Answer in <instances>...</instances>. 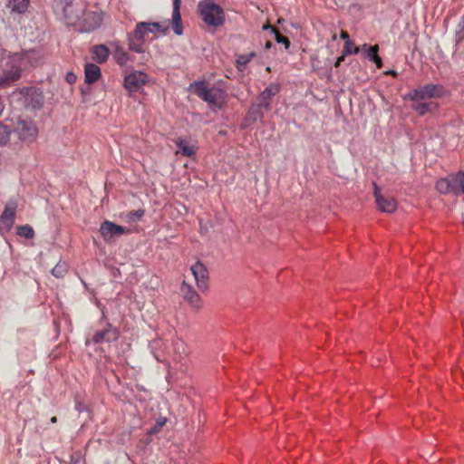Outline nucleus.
I'll return each mask as SVG.
<instances>
[{
  "label": "nucleus",
  "mask_w": 464,
  "mask_h": 464,
  "mask_svg": "<svg viewBox=\"0 0 464 464\" xmlns=\"http://www.w3.org/2000/svg\"><path fill=\"white\" fill-rule=\"evenodd\" d=\"M40 55L34 50L22 53H13L2 59L3 76H0V84L5 85L16 81L21 75V71L27 65H35L39 62Z\"/></svg>",
  "instance_id": "1"
},
{
  "label": "nucleus",
  "mask_w": 464,
  "mask_h": 464,
  "mask_svg": "<svg viewBox=\"0 0 464 464\" xmlns=\"http://www.w3.org/2000/svg\"><path fill=\"white\" fill-rule=\"evenodd\" d=\"M189 91L211 106L221 108L226 103V92L218 87L208 88L204 82H192Z\"/></svg>",
  "instance_id": "2"
},
{
  "label": "nucleus",
  "mask_w": 464,
  "mask_h": 464,
  "mask_svg": "<svg viewBox=\"0 0 464 464\" xmlns=\"http://www.w3.org/2000/svg\"><path fill=\"white\" fill-rule=\"evenodd\" d=\"M198 7L202 20L208 25L218 27L224 24V12L212 0H203L199 2Z\"/></svg>",
  "instance_id": "3"
},
{
  "label": "nucleus",
  "mask_w": 464,
  "mask_h": 464,
  "mask_svg": "<svg viewBox=\"0 0 464 464\" xmlns=\"http://www.w3.org/2000/svg\"><path fill=\"white\" fill-rule=\"evenodd\" d=\"M280 91V86L277 83L269 84L256 98V104L252 105L248 111L249 117L254 121H257L263 117L260 112L261 109L266 111L270 110L271 100Z\"/></svg>",
  "instance_id": "4"
},
{
  "label": "nucleus",
  "mask_w": 464,
  "mask_h": 464,
  "mask_svg": "<svg viewBox=\"0 0 464 464\" xmlns=\"http://www.w3.org/2000/svg\"><path fill=\"white\" fill-rule=\"evenodd\" d=\"M10 125L13 136L19 140L33 142L38 135V129L31 120L16 118L10 121Z\"/></svg>",
  "instance_id": "5"
},
{
  "label": "nucleus",
  "mask_w": 464,
  "mask_h": 464,
  "mask_svg": "<svg viewBox=\"0 0 464 464\" xmlns=\"http://www.w3.org/2000/svg\"><path fill=\"white\" fill-rule=\"evenodd\" d=\"M445 90L440 84H426L409 92L405 96V100L419 102L442 97Z\"/></svg>",
  "instance_id": "6"
},
{
  "label": "nucleus",
  "mask_w": 464,
  "mask_h": 464,
  "mask_svg": "<svg viewBox=\"0 0 464 464\" xmlns=\"http://www.w3.org/2000/svg\"><path fill=\"white\" fill-rule=\"evenodd\" d=\"M88 8L86 0H65L63 14L69 25L76 26Z\"/></svg>",
  "instance_id": "7"
},
{
  "label": "nucleus",
  "mask_w": 464,
  "mask_h": 464,
  "mask_svg": "<svg viewBox=\"0 0 464 464\" xmlns=\"http://www.w3.org/2000/svg\"><path fill=\"white\" fill-rule=\"evenodd\" d=\"M147 34L148 33L144 29V24H142V22L138 23L135 30L128 36L129 49L138 53H143Z\"/></svg>",
  "instance_id": "8"
},
{
  "label": "nucleus",
  "mask_w": 464,
  "mask_h": 464,
  "mask_svg": "<svg viewBox=\"0 0 464 464\" xmlns=\"http://www.w3.org/2000/svg\"><path fill=\"white\" fill-rule=\"evenodd\" d=\"M148 81L149 76L145 72L141 71H135L124 77V87L130 92H137L143 88Z\"/></svg>",
  "instance_id": "9"
},
{
  "label": "nucleus",
  "mask_w": 464,
  "mask_h": 464,
  "mask_svg": "<svg viewBox=\"0 0 464 464\" xmlns=\"http://www.w3.org/2000/svg\"><path fill=\"white\" fill-rule=\"evenodd\" d=\"M102 24V14L94 11H85V14L76 24L81 32H92Z\"/></svg>",
  "instance_id": "10"
},
{
  "label": "nucleus",
  "mask_w": 464,
  "mask_h": 464,
  "mask_svg": "<svg viewBox=\"0 0 464 464\" xmlns=\"http://www.w3.org/2000/svg\"><path fill=\"white\" fill-rule=\"evenodd\" d=\"M180 292L183 299L196 310L202 307V301L198 294L196 292L191 284L188 283L186 279L183 280Z\"/></svg>",
  "instance_id": "11"
},
{
  "label": "nucleus",
  "mask_w": 464,
  "mask_h": 464,
  "mask_svg": "<svg viewBox=\"0 0 464 464\" xmlns=\"http://www.w3.org/2000/svg\"><path fill=\"white\" fill-rule=\"evenodd\" d=\"M15 211L16 204L14 202H9L6 204L5 210L0 217V233L5 234L12 228L14 221Z\"/></svg>",
  "instance_id": "12"
},
{
  "label": "nucleus",
  "mask_w": 464,
  "mask_h": 464,
  "mask_svg": "<svg viewBox=\"0 0 464 464\" xmlns=\"http://www.w3.org/2000/svg\"><path fill=\"white\" fill-rule=\"evenodd\" d=\"M374 196L378 208L382 212L392 213L397 208V202L392 197H385L380 193V188L374 184Z\"/></svg>",
  "instance_id": "13"
},
{
  "label": "nucleus",
  "mask_w": 464,
  "mask_h": 464,
  "mask_svg": "<svg viewBox=\"0 0 464 464\" xmlns=\"http://www.w3.org/2000/svg\"><path fill=\"white\" fill-rule=\"evenodd\" d=\"M190 272L194 277L197 286L201 290H206L208 279V272L206 266L200 262H196L190 266Z\"/></svg>",
  "instance_id": "14"
},
{
  "label": "nucleus",
  "mask_w": 464,
  "mask_h": 464,
  "mask_svg": "<svg viewBox=\"0 0 464 464\" xmlns=\"http://www.w3.org/2000/svg\"><path fill=\"white\" fill-rule=\"evenodd\" d=\"M100 230L105 241H110L126 232L125 227L116 225L111 221L102 222Z\"/></svg>",
  "instance_id": "15"
},
{
  "label": "nucleus",
  "mask_w": 464,
  "mask_h": 464,
  "mask_svg": "<svg viewBox=\"0 0 464 464\" xmlns=\"http://www.w3.org/2000/svg\"><path fill=\"white\" fill-rule=\"evenodd\" d=\"M24 94L25 105L32 109H39L44 102V96L40 90L35 88H27L23 91Z\"/></svg>",
  "instance_id": "16"
},
{
  "label": "nucleus",
  "mask_w": 464,
  "mask_h": 464,
  "mask_svg": "<svg viewBox=\"0 0 464 464\" xmlns=\"http://www.w3.org/2000/svg\"><path fill=\"white\" fill-rule=\"evenodd\" d=\"M451 193L456 196L464 195V173L459 171L450 175Z\"/></svg>",
  "instance_id": "17"
},
{
  "label": "nucleus",
  "mask_w": 464,
  "mask_h": 464,
  "mask_svg": "<svg viewBox=\"0 0 464 464\" xmlns=\"http://www.w3.org/2000/svg\"><path fill=\"white\" fill-rule=\"evenodd\" d=\"M30 0H7L6 8L14 14H25L29 8Z\"/></svg>",
  "instance_id": "18"
},
{
  "label": "nucleus",
  "mask_w": 464,
  "mask_h": 464,
  "mask_svg": "<svg viewBox=\"0 0 464 464\" xmlns=\"http://www.w3.org/2000/svg\"><path fill=\"white\" fill-rule=\"evenodd\" d=\"M411 108L414 110L419 115H424L427 112H430L437 109L438 104L434 102H413Z\"/></svg>",
  "instance_id": "19"
},
{
  "label": "nucleus",
  "mask_w": 464,
  "mask_h": 464,
  "mask_svg": "<svg viewBox=\"0 0 464 464\" xmlns=\"http://www.w3.org/2000/svg\"><path fill=\"white\" fill-rule=\"evenodd\" d=\"M92 59L98 63H105L109 57V49L104 44H98L92 47Z\"/></svg>",
  "instance_id": "20"
},
{
  "label": "nucleus",
  "mask_w": 464,
  "mask_h": 464,
  "mask_svg": "<svg viewBox=\"0 0 464 464\" xmlns=\"http://www.w3.org/2000/svg\"><path fill=\"white\" fill-rule=\"evenodd\" d=\"M85 82L88 83L95 82L101 76V70L98 65L88 63L85 65Z\"/></svg>",
  "instance_id": "21"
},
{
  "label": "nucleus",
  "mask_w": 464,
  "mask_h": 464,
  "mask_svg": "<svg viewBox=\"0 0 464 464\" xmlns=\"http://www.w3.org/2000/svg\"><path fill=\"white\" fill-rule=\"evenodd\" d=\"M179 152L187 157H191L196 153V149L193 145L183 139H177L175 140Z\"/></svg>",
  "instance_id": "22"
},
{
  "label": "nucleus",
  "mask_w": 464,
  "mask_h": 464,
  "mask_svg": "<svg viewBox=\"0 0 464 464\" xmlns=\"http://www.w3.org/2000/svg\"><path fill=\"white\" fill-rule=\"evenodd\" d=\"M113 58L121 66H126L131 61L130 54L121 47L116 45Z\"/></svg>",
  "instance_id": "23"
},
{
  "label": "nucleus",
  "mask_w": 464,
  "mask_h": 464,
  "mask_svg": "<svg viewBox=\"0 0 464 464\" xmlns=\"http://www.w3.org/2000/svg\"><path fill=\"white\" fill-rule=\"evenodd\" d=\"M144 24V29L148 34H156V33H165L168 30V25L157 22L148 23L142 22Z\"/></svg>",
  "instance_id": "24"
},
{
  "label": "nucleus",
  "mask_w": 464,
  "mask_h": 464,
  "mask_svg": "<svg viewBox=\"0 0 464 464\" xmlns=\"http://www.w3.org/2000/svg\"><path fill=\"white\" fill-rule=\"evenodd\" d=\"M172 28L177 35L182 34L183 28L181 24V15L179 13V9L177 8H173L172 11Z\"/></svg>",
  "instance_id": "25"
},
{
  "label": "nucleus",
  "mask_w": 464,
  "mask_h": 464,
  "mask_svg": "<svg viewBox=\"0 0 464 464\" xmlns=\"http://www.w3.org/2000/svg\"><path fill=\"white\" fill-rule=\"evenodd\" d=\"M116 335L110 329H105L101 332H98L93 336V342L96 343H102L103 341H111L115 339Z\"/></svg>",
  "instance_id": "26"
},
{
  "label": "nucleus",
  "mask_w": 464,
  "mask_h": 464,
  "mask_svg": "<svg viewBox=\"0 0 464 464\" xmlns=\"http://www.w3.org/2000/svg\"><path fill=\"white\" fill-rule=\"evenodd\" d=\"M13 136L11 130V125L9 123H5L0 125V146L5 145L7 141L10 140V137Z\"/></svg>",
  "instance_id": "27"
},
{
  "label": "nucleus",
  "mask_w": 464,
  "mask_h": 464,
  "mask_svg": "<svg viewBox=\"0 0 464 464\" xmlns=\"http://www.w3.org/2000/svg\"><path fill=\"white\" fill-rule=\"evenodd\" d=\"M436 188L441 194L451 193L450 177L438 180L436 183Z\"/></svg>",
  "instance_id": "28"
},
{
  "label": "nucleus",
  "mask_w": 464,
  "mask_h": 464,
  "mask_svg": "<svg viewBox=\"0 0 464 464\" xmlns=\"http://www.w3.org/2000/svg\"><path fill=\"white\" fill-rule=\"evenodd\" d=\"M256 56V53L252 52L248 54H241L237 59V65L239 71H243L246 64Z\"/></svg>",
  "instance_id": "29"
},
{
  "label": "nucleus",
  "mask_w": 464,
  "mask_h": 464,
  "mask_svg": "<svg viewBox=\"0 0 464 464\" xmlns=\"http://www.w3.org/2000/svg\"><path fill=\"white\" fill-rule=\"evenodd\" d=\"M67 273V264L65 262H59L52 269V275L57 278H62Z\"/></svg>",
  "instance_id": "30"
},
{
  "label": "nucleus",
  "mask_w": 464,
  "mask_h": 464,
  "mask_svg": "<svg viewBox=\"0 0 464 464\" xmlns=\"http://www.w3.org/2000/svg\"><path fill=\"white\" fill-rule=\"evenodd\" d=\"M378 45L370 46L364 44L362 46V50L364 53V56L370 61L372 60L378 54Z\"/></svg>",
  "instance_id": "31"
},
{
  "label": "nucleus",
  "mask_w": 464,
  "mask_h": 464,
  "mask_svg": "<svg viewBox=\"0 0 464 464\" xmlns=\"http://www.w3.org/2000/svg\"><path fill=\"white\" fill-rule=\"evenodd\" d=\"M360 51V48L355 46L354 43L351 40H347L344 44L343 47V54L348 55L352 53H358Z\"/></svg>",
  "instance_id": "32"
},
{
  "label": "nucleus",
  "mask_w": 464,
  "mask_h": 464,
  "mask_svg": "<svg viewBox=\"0 0 464 464\" xmlns=\"http://www.w3.org/2000/svg\"><path fill=\"white\" fill-rule=\"evenodd\" d=\"M17 234L25 238H32L34 237V230L30 226H21L18 227Z\"/></svg>",
  "instance_id": "33"
},
{
  "label": "nucleus",
  "mask_w": 464,
  "mask_h": 464,
  "mask_svg": "<svg viewBox=\"0 0 464 464\" xmlns=\"http://www.w3.org/2000/svg\"><path fill=\"white\" fill-rule=\"evenodd\" d=\"M273 33L276 35V40L277 43L284 44L285 45V48L289 47L290 42L285 36L280 34L276 29H273Z\"/></svg>",
  "instance_id": "34"
},
{
  "label": "nucleus",
  "mask_w": 464,
  "mask_h": 464,
  "mask_svg": "<svg viewBox=\"0 0 464 464\" xmlns=\"http://www.w3.org/2000/svg\"><path fill=\"white\" fill-rule=\"evenodd\" d=\"M143 215H144V211L141 209H139L136 211L130 212L128 214V218L130 221H137V220L140 219L143 217Z\"/></svg>",
  "instance_id": "35"
},
{
  "label": "nucleus",
  "mask_w": 464,
  "mask_h": 464,
  "mask_svg": "<svg viewBox=\"0 0 464 464\" xmlns=\"http://www.w3.org/2000/svg\"><path fill=\"white\" fill-rule=\"evenodd\" d=\"M66 80H67V82H68L69 83H73V82H75V80H76V76H75V74H74V73H72V72H69V73H67V75H66Z\"/></svg>",
  "instance_id": "36"
},
{
  "label": "nucleus",
  "mask_w": 464,
  "mask_h": 464,
  "mask_svg": "<svg viewBox=\"0 0 464 464\" xmlns=\"http://www.w3.org/2000/svg\"><path fill=\"white\" fill-rule=\"evenodd\" d=\"M371 61L373 62L378 68H381L382 65V59L378 54Z\"/></svg>",
  "instance_id": "37"
},
{
  "label": "nucleus",
  "mask_w": 464,
  "mask_h": 464,
  "mask_svg": "<svg viewBox=\"0 0 464 464\" xmlns=\"http://www.w3.org/2000/svg\"><path fill=\"white\" fill-rule=\"evenodd\" d=\"M341 38H342L343 40H345V42H346L347 40H350V38H349V34H348V33H347V32H345V31H342V33H341Z\"/></svg>",
  "instance_id": "38"
},
{
  "label": "nucleus",
  "mask_w": 464,
  "mask_h": 464,
  "mask_svg": "<svg viewBox=\"0 0 464 464\" xmlns=\"http://www.w3.org/2000/svg\"><path fill=\"white\" fill-rule=\"evenodd\" d=\"M344 54H343L342 56L338 57L336 62H335V67H338L340 65V63L344 60Z\"/></svg>",
  "instance_id": "39"
},
{
  "label": "nucleus",
  "mask_w": 464,
  "mask_h": 464,
  "mask_svg": "<svg viewBox=\"0 0 464 464\" xmlns=\"http://www.w3.org/2000/svg\"><path fill=\"white\" fill-rule=\"evenodd\" d=\"M161 343H162V342H161L160 340H155V341H153V342H152V343H151V347H152V349H154V348H156V347L160 346V345L161 344Z\"/></svg>",
  "instance_id": "40"
},
{
  "label": "nucleus",
  "mask_w": 464,
  "mask_h": 464,
  "mask_svg": "<svg viewBox=\"0 0 464 464\" xmlns=\"http://www.w3.org/2000/svg\"><path fill=\"white\" fill-rule=\"evenodd\" d=\"M180 0H173V8L179 9Z\"/></svg>",
  "instance_id": "41"
},
{
  "label": "nucleus",
  "mask_w": 464,
  "mask_h": 464,
  "mask_svg": "<svg viewBox=\"0 0 464 464\" xmlns=\"http://www.w3.org/2000/svg\"><path fill=\"white\" fill-rule=\"evenodd\" d=\"M176 348H177V349H180V348H181L182 350H184V345H183V343H182L178 342V343H176Z\"/></svg>",
  "instance_id": "42"
},
{
  "label": "nucleus",
  "mask_w": 464,
  "mask_h": 464,
  "mask_svg": "<svg viewBox=\"0 0 464 464\" xmlns=\"http://www.w3.org/2000/svg\"><path fill=\"white\" fill-rule=\"evenodd\" d=\"M263 29H264V30L271 29V31L273 32V29H275V28H274V27H272V26H271V25H269V24H266V25H264V26H263Z\"/></svg>",
  "instance_id": "43"
},
{
  "label": "nucleus",
  "mask_w": 464,
  "mask_h": 464,
  "mask_svg": "<svg viewBox=\"0 0 464 464\" xmlns=\"http://www.w3.org/2000/svg\"><path fill=\"white\" fill-rule=\"evenodd\" d=\"M271 45H272V43L268 41V42H266V49H268V48H270V47H271Z\"/></svg>",
  "instance_id": "44"
},
{
  "label": "nucleus",
  "mask_w": 464,
  "mask_h": 464,
  "mask_svg": "<svg viewBox=\"0 0 464 464\" xmlns=\"http://www.w3.org/2000/svg\"><path fill=\"white\" fill-rule=\"evenodd\" d=\"M51 421H52L53 423H55V422L57 421L56 417H53V418L51 419Z\"/></svg>",
  "instance_id": "45"
},
{
  "label": "nucleus",
  "mask_w": 464,
  "mask_h": 464,
  "mask_svg": "<svg viewBox=\"0 0 464 464\" xmlns=\"http://www.w3.org/2000/svg\"><path fill=\"white\" fill-rule=\"evenodd\" d=\"M459 26L464 27V15H463V20H462V22H460V23H459Z\"/></svg>",
  "instance_id": "46"
},
{
  "label": "nucleus",
  "mask_w": 464,
  "mask_h": 464,
  "mask_svg": "<svg viewBox=\"0 0 464 464\" xmlns=\"http://www.w3.org/2000/svg\"><path fill=\"white\" fill-rule=\"evenodd\" d=\"M390 73L392 75H396V72L394 71H392Z\"/></svg>",
  "instance_id": "47"
},
{
  "label": "nucleus",
  "mask_w": 464,
  "mask_h": 464,
  "mask_svg": "<svg viewBox=\"0 0 464 464\" xmlns=\"http://www.w3.org/2000/svg\"><path fill=\"white\" fill-rule=\"evenodd\" d=\"M155 357H156V359H157L158 361H160V360L158 354H155Z\"/></svg>",
  "instance_id": "48"
},
{
  "label": "nucleus",
  "mask_w": 464,
  "mask_h": 464,
  "mask_svg": "<svg viewBox=\"0 0 464 464\" xmlns=\"http://www.w3.org/2000/svg\"><path fill=\"white\" fill-rule=\"evenodd\" d=\"M164 423H165V420H163V421H160V425H163Z\"/></svg>",
  "instance_id": "49"
}]
</instances>
